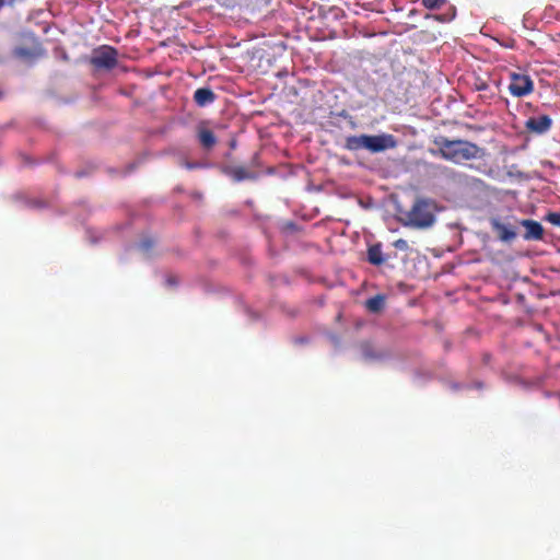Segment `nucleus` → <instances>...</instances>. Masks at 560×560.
Wrapping results in <instances>:
<instances>
[{"instance_id": "1", "label": "nucleus", "mask_w": 560, "mask_h": 560, "mask_svg": "<svg viewBox=\"0 0 560 560\" xmlns=\"http://www.w3.org/2000/svg\"><path fill=\"white\" fill-rule=\"evenodd\" d=\"M434 144L438 147V154L454 163H462L479 156V147L466 140H450L439 137L434 140Z\"/></svg>"}, {"instance_id": "2", "label": "nucleus", "mask_w": 560, "mask_h": 560, "mask_svg": "<svg viewBox=\"0 0 560 560\" xmlns=\"http://www.w3.org/2000/svg\"><path fill=\"white\" fill-rule=\"evenodd\" d=\"M408 224L417 228H428L434 222V214L430 205L424 200H417L407 213Z\"/></svg>"}, {"instance_id": "3", "label": "nucleus", "mask_w": 560, "mask_h": 560, "mask_svg": "<svg viewBox=\"0 0 560 560\" xmlns=\"http://www.w3.org/2000/svg\"><path fill=\"white\" fill-rule=\"evenodd\" d=\"M90 63L96 69L112 70L118 63V51L108 45L100 46L93 50Z\"/></svg>"}, {"instance_id": "4", "label": "nucleus", "mask_w": 560, "mask_h": 560, "mask_svg": "<svg viewBox=\"0 0 560 560\" xmlns=\"http://www.w3.org/2000/svg\"><path fill=\"white\" fill-rule=\"evenodd\" d=\"M509 91L515 97L529 95L534 91V81L528 74L512 71L509 73Z\"/></svg>"}, {"instance_id": "5", "label": "nucleus", "mask_w": 560, "mask_h": 560, "mask_svg": "<svg viewBox=\"0 0 560 560\" xmlns=\"http://www.w3.org/2000/svg\"><path fill=\"white\" fill-rule=\"evenodd\" d=\"M396 147V140L393 135H365V149L377 153Z\"/></svg>"}, {"instance_id": "6", "label": "nucleus", "mask_w": 560, "mask_h": 560, "mask_svg": "<svg viewBox=\"0 0 560 560\" xmlns=\"http://www.w3.org/2000/svg\"><path fill=\"white\" fill-rule=\"evenodd\" d=\"M31 44L27 46H18L13 49V56L23 60H31L43 57L45 50L35 37H30Z\"/></svg>"}, {"instance_id": "7", "label": "nucleus", "mask_w": 560, "mask_h": 560, "mask_svg": "<svg viewBox=\"0 0 560 560\" xmlns=\"http://www.w3.org/2000/svg\"><path fill=\"white\" fill-rule=\"evenodd\" d=\"M552 127V119L549 115L532 116L525 121V128L529 133L544 135Z\"/></svg>"}, {"instance_id": "8", "label": "nucleus", "mask_w": 560, "mask_h": 560, "mask_svg": "<svg viewBox=\"0 0 560 560\" xmlns=\"http://www.w3.org/2000/svg\"><path fill=\"white\" fill-rule=\"evenodd\" d=\"M521 224L526 229L524 234L525 240H541L544 236L542 225L534 220L525 219L521 221Z\"/></svg>"}, {"instance_id": "9", "label": "nucleus", "mask_w": 560, "mask_h": 560, "mask_svg": "<svg viewBox=\"0 0 560 560\" xmlns=\"http://www.w3.org/2000/svg\"><path fill=\"white\" fill-rule=\"evenodd\" d=\"M490 224L501 241L511 242L516 237L515 231L509 225L502 223L499 219H491Z\"/></svg>"}, {"instance_id": "10", "label": "nucleus", "mask_w": 560, "mask_h": 560, "mask_svg": "<svg viewBox=\"0 0 560 560\" xmlns=\"http://www.w3.org/2000/svg\"><path fill=\"white\" fill-rule=\"evenodd\" d=\"M197 138L200 145L206 150H211L217 144V137L205 125L198 126Z\"/></svg>"}, {"instance_id": "11", "label": "nucleus", "mask_w": 560, "mask_h": 560, "mask_svg": "<svg viewBox=\"0 0 560 560\" xmlns=\"http://www.w3.org/2000/svg\"><path fill=\"white\" fill-rule=\"evenodd\" d=\"M214 100L215 94L210 88H200L197 89L194 93V101L200 107H205L213 103Z\"/></svg>"}, {"instance_id": "12", "label": "nucleus", "mask_w": 560, "mask_h": 560, "mask_svg": "<svg viewBox=\"0 0 560 560\" xmlns=\"http://www.w3.org/2000/svg\"><path fill=\"white\" fill-rule=\"evenodd\" d=\"M365 308L373 314L381 313L386 305V295L385 294H376L370 299H368L364 303Z\"/></svg>"}, {"instance_id": "13", "label": "nucleus", "mask_w": 560, "mask_h": 560, "mask_svg": "<svg viewBox=\"0 0 560 560\" xmlns=\"http://www.w3.org/2000/svg\"><path fill=\"white\" fill-rule=\"evenodd\" d=\"M385 257L382 252L381 244L371 245L368 248V261L374 266H381L385 262Z\"/></svg>"}, {"instance_id": "14", "label": "nucleus", "mask_w": 560, "mask_h": 560, "mask_svg": "<svg viewBox=\"0 0 560 560\" xmlns=\"http://www.w3.org/2000/svg\"><path fill=\"white\" fill-rule=\"evenodd\" d=\"M226 173L235 180L242 182L245 179H254L255 175L248 172L244 166L230 167Z\"/></svg>"}, {"instance_id": "15", "label": "nucleus", "mask_w": 560, "mask_h": 560, "mask_svg": "<svg viewBox=\"0 0 560 560\" xmlns=\"http://www.w3.org/2000/svg\"><path fill=\"white\" fill-rule=\"evenodd\" d=\"M345 149L349 151H359L361 149H365V135L347 137Z\"/></svg>"}, {"instance_id": "16", "label": "nucleus", "mask_w": 560, "mask_h": 560, "mask_svg": "<svg viewBox=\"0 0 560 560\" xmlns=\"http://www.w3.org/2000/svg\"><path fill=\"white\" fill-rule=\"evenodd\" d=\"M421 3L428 10H438L446 3V0H421Z\"/></svg>"}, {"instance_id": "17", "label": "nucleus", "mask_w": 560, "mask_h": 560, "mask_svg": "<svg viewBox=\"0 0 560 560\" xmlns=\"http://www.w3.org/2000/svg\"><path fill=\"white\" fill-rule=\"evenodd\" d=\"M546 220L552 225L560 226V211L559 212H549L546 215Z\"/></svg>"}, {"instance_id": "18", "label": "nucleus", "mask_w": 560, "mask_h": 560, "mask_svg": "<svg viewBox=\"0 0 560 560\" xmlns=\"http://www.w3.org/2000/svg\"><path fill=\"white\" fill-rule=\"evenodd\" d=\"M394 246L397 248V249H400V250H407L408 249V242L406 240H402V238H399V240H396L394 242Z\"/></svg>"}, {"instance_id": "19", "label": "nucleus", "mask_w": 560, "mask_h": 560, "mask_svg": "<svg viewBox=\"0 0 560 560\" xmlns=\"http://www.w3.org/2000/svg\"><path fill=\"white\" fill-rule=\"evenodd\" d=\"M363 353L366 359H381L382 358V355L374 354L371 351H369L368 349H364Z\"/></svg>"}, {"instance_id": "20", "label": "nucleus", "mask_w": 560, "mask_h": 560, "mask_svg": "<svg viewBox=\"0 0 560 560\" xmlns=\"http://www.w3.org/2000/svg\"><path fill=\"white\" fill-rule=\"evenodd\" d=\"M141 246L144 248V249H149L152 247V242L151 241H144L142 242Z\"/></svg>"}, {"instance_id": "21", "label": "nucleus", "mask_w": 560, "mask_h": 560, "mask_svg": "<svg viewBox=\"0 0 560 560\" xmlns=\"http://www.w3.org/2000/svg\"><path fill=\"white\" fill-rule=\"evenodd\" d=\"M487 88H488V85L485 82H481L479 85H477V90H479V91L486 90Z\"/></svg>"}, {"instance_id": "22", "label": "nucleus", "mask_w": 560, "mask_h": 560, "mask_svg": "<svg viewBox=\"0 0 560 560\" xmlns=\"http://www.w3.org/2000/svg\"><path fill=\"white\" fill-rule=\"evenodd\" d=\"M433 18H434L436 21H439V22H445V21H446V19H445L443 15H439V14H438V15H433Z\"/></svg>"}, {"instance_id": "23", "label": "nucleus", "mask_w": 560, "mask_h": 560, "mask_svg": "<svg viewBox=\"0 0 560 560\" xmlns=\"http://www.w3.org/2000/svg\"><path fill=\"white\" fill-rule=\"evenodd\" d=\"M187 167H188V168H192V167H194V165L188 163V164H187Z\"/></svg>"}]
</instances>
